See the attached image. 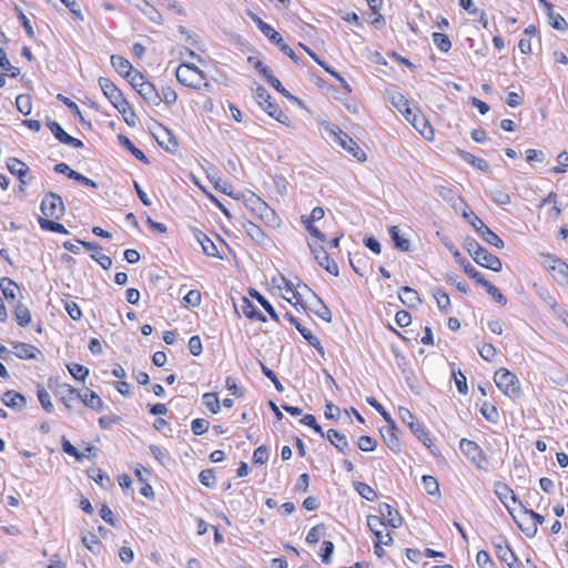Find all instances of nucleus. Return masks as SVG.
I'll list each match as a JSON object with an SVG mask.
<instances>
[{
    "instance_id": "nucleus-51",
    "label": "nucleus",
    "mask_w": 568,
    "mask_h": 568,
    "mask_svg": "<svg viewBox=\"0 0 568 568\" xmlns=\"http://www.w3.org/2000/svg\"><path fill=\"white\" fill-rule=\"evenodd\" d=\"M37 396H38V399H39L42 408L47 413H51L53 410V404L50 400L49 393L47 392V389L43 386H41V385L37 386Z\"/></svg>"
},
{
    "instance_id": "nucleus-14",
    "label": "nucleus",
    "mask_w": 568,
    "mask_h": 568,
    "mask_svg": "<svg viewBox=\"0 0 568 568\" xmlns=\"http://www.w3.org/2000/svg\"><path fill=\"white\" fill-rule=\"evenodd\" d=\"M378 514L382 520L386 523V525L398 528L403 524V518L397 509L393 508L387 503H382L378 505Z\"/></svg>"
},
{
    "instance_id": "nucleus-64",
    "label": "nucleus",
    "mask_w": 568,
    "mask_h": 568,
    "mask_svg": "<svg viewBox=\"0 0 568 568\" xmlns=\"http://www.w3.org/2000/svg\"><path fill=\"white\" fill-rule=\"evenodd\" d=\"M558 166H554L551 171L554 173H564L568 169V151H562L557 156Z\"/></svg>"
},
{
    "instance_id": "nucleus-36",
    "label": "nucleus",
    "mask_w": 568,
    "mask_h": 568,
    "mask_svg": "<svg viewBox=\"0 0 568 568\" xmlns=\"http://www.w3.org/2000/svg\"><path fill=\"white\" fill-rule=\"evenodd\" d=\"M444 245L449 250V252L453 254V257L457 264H459L464 272L467 274V270L471 268L473 271H477L457 250V247L448 241L444 242Z\"/></svg>"
},
{
    "instance_id": "nucleus-25",
    "label": "nucleus",
    "mask_w": 568,
    "mask_h": 568,
    "mask_svg": "<svg viewBox=\"0 0 568 568\" xmlns=\"http://www.w3.org/2000/svg\"><path fill=\"white\" fill-rule=\"evenodd\" d=\"M13 349L14 355L21 359H34L40 354L36 346L21 342L13 343Z\"/></svg>"
},
{
    "instance_id": "nucleus-57",
    "label": "nucleus",
    "mask_w": 568,
    "mask_h": 568,
    "mask_svg": "<svg viewBox=\"0 0 568 568\" xmlns=\"http://www.w3.org/2000/svg\"><path fill=\"white\" fill-rule=\"evenodd\" d=\"M16 104L18 110L24 114L28 115L31 113L32 104H31V98L28 94H20L16 99Z\"/></svg>"
},
{
    "instance_id": "nucleus-1",
    "label": "nucleus",
    "mask_w": 568,
    "mask_h": 568,
    "mask_svg": "<svg viewBox=\"0 0 568 568\" xmlns=\"http://www.w3.org/2000/svg\"><path fill=\"white\" fill-rule=\"evenodd\" d=\"M176 80L185 87L193 89L209 88L210 84L204 81V73L194 64L182 63L175 71Z\"/></svg>"
},
{
    "instance_id": "nucleus-3",
    "label": "nucleus",
    "mask_w": 568,
    "mask_h": 568,
    "mask_svg": "<svg viewBox=\"0 0 568 568\" xmlns=\"http://www.w3.org/2000/svg\"><path fill=\"white\" fill-rule=\"evenodd\" d=\"M254 98L258 105L273 119L277 120L281 123H285L287 120V115L283 112V110L271 101V95L268 91L264 87H257L254 92Z\"/></svg>"
},
{
    "instance_id": "nucleus-16",
    "label": "nucleus",
    "mask_w": 568,
    "mask_h": 568,
    "mask_svg": "<svg viewBox=\"0 0 568 568\" xmlns=\"http://www.w3.org/2000/svg\"><path fill=\"white\" fill-rule=\"evenodd\" d=\"M154 138L160 146L165 151L170 153H175L178 151L179 143L172 132L165 126L160 125L159 131L154 133Z\"/></svg>"
},
{
    "instance_id": "nucleus-4",
    "label": "nucleus",
    "mask_w": 568,
    "mask_h": 568,
    "mask_svg": "<svg viewBox=\"0 0 568 568\" xmlns=\"http://www.w3.org/2000/svg\"><path fill=\"white\" fill-rule=\"evenodd\" d=\"M464 216L468 220L475 231L481 236V239L497 248L505 246L504 241L493 232L474 212L469 214L465 213Z\"/></svg>"
},
{
    "instance_id": "nucleus-2",
    "label": "nucleus",
    "mask_w": 568,
    "mask_h": 568,
    "mask_svg": "<svg viewBox=\"0 0 568 568\" xmlns=\"http://www.w3.org/2000/svg\"><path fill=\"white\" fill-rule=\"evenodd\" d=\"M494 382L509 397H517L520 394V384L517 376L506 368L496 371Z\"/></svg>"
},
{
    "instance_id": "nucleus-27",
    "label": "nucleus",
    "mask_w": 568,
    "mask_h": 568,
    "mask_svg": "<svg viewBox=\"0 0 568 568\" xmlns=\"http://www.w3.org/2000/svg\"><path fill=\"white\" fill-rule=\"evenodd\" d=\"M541 256L554 263V265H548L549 271L556 273L564 280L568 276V264L566 262L550 253L541 254Z\"/></svg>"
},
{
    "instance_id": "nucleus-30",
    "label": "nucleus",
    "mask_w": 568,
    "mask_h": 568,
    "mask_svg": "<svg viewBox=\"0 0 568 568\" xmlns=\"http://www.w3.org/2000/svg\"><path fill=\"white\" fill-rule=\"evenodd\" d=\"M241 307H242L243 314L247 318L253 320V321H260V322L266 321L265 315H263V313L260 312L258 308L247 297L242 298Z\"/></svg>"
},
{
    "instance_id": "nucleus-47",
    "label": "nucleus",
    "mask_w": 568,
    "mask_h": 568,
    "mask_svg": "<svg viewBox=\"0 0 568 568\" xmlns=\"http://www.w3.org/2000/svg\"><path fill=\"white\" fill-rule=\"evenodd\" d=\"M316 305L313 306L311 310L312 312L318 316L320 318H322L323 321H325L326 323H331L332 322V313H331V310L324 304V302L318 298L316 296Z\"/></svg>"
},
{
    "instance_id": "nucleus-9",
    "label": "nucleus",
    "mask_w": 568,
    "mask_h": 568,
    "mask_svg": "<svg viewBox=\"0 0 568 568\" xmlns=\"http://www.w3.org/2000/svg\"><path fill=\"white\" fill-rule=\"evenodd\" d=\"M334 141L338 143L341 148L352 154L359 162L366 161V153L348 134L338 130V132H334Z\"/></svg>"
},
{
    "instance_id": "nucleus-38",
    "label": "nucleus",
    "mask_w": 568,
    "mask_h": 568,
    "mask_svg": "<svg viewBox=\"0 0 568 568\" xmlns=\"http://www.w3.org/2000/svg\"><path fill=\"white\" fill-rule=\"evenodd\" d=\"M38 223L40 227L44 231L60 233V234H69V231L59 222L53 220H49L45 217H39Z\"/></svg>"
},
{
    "instance_id": "nucleus-17",
    "label": "nucleus",
    "mask_w": 568,
    "mask_h": 568,
    "mask_svg": "<svg viewBox=\"0 0 568 568\" xmlns=\"http://www.w3.org/2000/svg\"><path fill=\"white\" fill-rule=\"evenodd\" d=\"M495 494L499 498V500L505 505L510 515H513V508L508 504V498L511 499L514 504H519L523 507V504L518 500V497L515 495L513 489L505 483L497 481L495 484Z\"/></svg>"
},
{
    "instance_id": "nucleus-10",
    "label": "nucleus",
    "mask_w": 568,
    "mask_h": 568,
    "mask_svg": "<svg viewBox=\"0 0 568 568\" xmlns=\"http://www.w3.org/2000/svg\"><path fill=\"white\" fill-rule=\"evenodd\" d=\"M310 250L315 256L317 263L325 268L329 274L337 276L338 275V266L334 260H332L326 252V250L316 243H308Z\"/></svg>"
},
{
    "instance_id": "nucleus-43",
    "label": "nucleus",
    "mask_w": 568,
    "mask_h": 568,
    "mask_svg": "<svg viewBox=\"0 0 568 568\" xmlns=\"http://www.w3.org/2000/svg\"><path fill=\"white\" fill-rule=\"evenodd\" d=\"M246 205L250 206L254 212H257L260 216H263L267 214L268 211H271L268 205L263 200L257 197L255 194H252L246 200Z\"/></svg>"
},
{
    "instance_id": "nucleus-18",
    "label": "nucleus",
    "mask_w": 568,
    "mask_h": 568,
    "mask_svg": "<svg viewBox=\"0 0 568 568\" xmlns=\"http://www.w3.org/2000/svg\"><path fill=\"white\" fill-rule=\"evenodd\" d=\"M54 395L60 397V400L69 409L73 407V403L79 399L80 392L69 384L58 385L54 389Z\"/></svg>"
},
{
    "instance_id": "nucleus-35",
    "label": "nucleus",
    "mask_w": 568,
    "mask_h": 568,
    "mask_svg": "<svg viewBox=\"0 0 568 568\" xmlns=\"http://www.w3.org/2000/svg\"><path fill=\"white\" fill-rule=\"evenodd\" d=\"M250 295L255 298L261 306L265 310V312L271 316L272 320L280 322V317L275 311V308L271 305V303L256 290L251 288Z\"/></svg>"
},
{
    "instance_id": "nucleus-40",
    "label": "nucleus",
    "mask_w": 568,
    "mask_h": 568,
    "mask_svg": "<svg viewBox=\"0 0 568 568\" xmlns=\"http://www.w3.org/2000/svg\"><path fill=\"white\" fill-rule=\"evenodd\" d=\"M0 288H1L2 294L6 297V300L13 301L16 298V290H18V285L11 278H9V277L0 278Z\"/></svg>"
},
{
    "instance_id": "nucleus-62",
    "label": "nucleus",
    "mask_w": 568,
    "mask_h": 568,
    "mask_svg": "<svg viewBox=\"0 0 568 568\" xmlns=\"http://www.w3.org/2000/svg\"><path fill=\"white\" fill-rule=\"evenodd\" d=\"M210 427V423L207 419L204 418H195L191 423V429L194 435H202L207 432Z\"/></svg>"
},
{
    "instance_id": "nucleus-12",
    "label": "nucleus",
    "mask_w": 568,
    "mask_h": 568,
    "mask_svg": "<svg viewBox=\"0 0 568 568\" xmlns=\"http://www.w3.org/2000/svg\"><path fill=\"white\" fill-rule=\"evenodd\" d=\"M459 448L465 457L474 463L478 468H480L483 463L486 462L484 452L477 443L463 438L459 443Z\"/></svg>"
},
{
    "instance_id": "nucleus-53",
    "label": "nucleus",
    "mask_w": 568,
    "mask_h": 568,
    "mask_svg": "<svg viewBox=\"0 0 568 568\" xmlns=\"http://www.w3.org/2000/svg\"><path fill=\"white\" fill-rule=\"evenodd\" d=\"M433 296L437 302V306L440 311L447 312L450 307V300L447 293L439 288L433 291Z\"/></svg>"
},
{
    "instance_id": "nucleus-22",
    "label": "nucleus",
    "mask_w": 568,
    "mask_h": 568,
    "mask_svg": "<svg viewBox=\"0 0 568 568\" xmlns=\"http://www.w3.org/2000/svg\"><path fill=\"white\" fill-rule=\"evenodd\" d=\"M7 169L11 174L16 175L19 179L21 184H27L24 178L28 174L29 168L26 165V163H23L17 158H10L7 161Z\"/></svg>"
},
{
    "instance_id": "nucleus-31",
    "label": "nucleus",
    "mask_w": 568,
    "mask_h": 568,
    "mask_svg": "<svg viewBox=\"0 0 568 568\" xmlns=\"http://www.w3.org/2000/svg\"><path fill=\"white\" fill-rule=\"evenodd\" d=\"M111 64L114 70L124 78L131 74L134 70L130 61L121 55H112Z\"/></svg>"
},
{
    "instance_id": "nucleus-29",
    "label": "nucleus",
    "mask_w": 568,
    "mask_h": 568,
    "mask_svg": "<svg viewBox=\"0 0 568 568\" xmlns=\"http://www.w3.org/2000/svg\"><path fill=\"white\" fill-rule=\"evenodd\" d=\"M194 235H195V239L197 240V242L201 244L203 252L207 256H212V257L219 256V251H217L216 245L206 234H204L203 232L197 230L194 233Z\"/></svg>"
},
{
    "instance_id": "nucleus-37",
    "label": "nucleus",
    "mask_w": 568,
    "mask_h": 568,
    "mask_svg": "<svg viewBox=\"0 0 568 568\" xmlns=\"http://www.w3.org/2000/svg\"><path fill=\"white\" fill-rule=\"evenodd\" d=\"M459 154L465 162L471 164L477 170L483 171V172L489 171V165L484 159L477 158L466 151H459Z\"/></svg>"
},
{
    "instance_id": "nucleus-13",
    "label": "nucleus",
    "mask_w": 568,
    "mask_h": 568,
    "mask_svg": "<svg viewBox=\"0 0 568 568\" xmlns=\"http://www.w3.org/2000/svg\"><path fill=\"white\" fill-rule=\"evenodd\" d=\"M467 275L475 280V282L483 287H485L486 292L499 304L506 305L507 298L506 296L497 288L495 285L486 281L483 274L478 271H473L471 268L467 270Z\"/></svg>"
},
{
    "instance_id": "nucleus-19",
    "label": "nucleus",
    "mask_w": 568,
    "mask_h": 568,
    "mask_svg": "<svg viewBox=\"0 0 568 568\" xmlns=\"http://www.w3.org/2000/svg\"><path fill=\"white\" fill-rule=\"evenodd\" d=\"M265 37L275 45L278 47V49L287 55L290 59H292L296 64L300 63L298 57L295 54L294 50L288 47L285 42L281 33H278L274 28H272Z\"/></svg>"
},
{
    "instance_id": "nucleus-59",
    "label": "nucleus",
    "mask_w": 568,
    "mask_h": 568,
    "mask_svg": "<svg viewBox=\"0 0 568 568\" xmlns=\"http://www.w3.org/2000/svg\"><path fill=\"white\" fill-rule=\"evenodd\" d=\"M463 246L473 258L477 256L479 251L484 247L475 239L469 236L464 240Z\"/></svg>"
},
{
    "instance_id": "nucleus-45",
    "label": "nucleus",
    "mask_w": 568,
    "mask_h": 568,
    "mask_svg": "<svg viewBox=\"0 0 568 568\" xmlns=\"http://www.w3.org/2000/svg\"><path fill=\"white\" fill-rule=\"evenodd\" d=\"M14 317L17 323L24 327L31 322V314L27 306H24L22 303H18L14 308Z\"/></svg>"
},
{
    "instance_id": "nucleus-32",
    "label": "nucleus",
    "mask_w": 568,
    "mask_h": 568,
    "mask_svg": "<svg viewBox=\"0 0 568 568\" xmlns=\"http://www.w3.org/2000/svg\"><path fill=\"white\" fill-rule=\"evenodd\" d=\"M118 140L119 143L125 148L135 159L145 164L149 163L146 155L140 149H138L128 136L120 134L118 135Z\"/></svg>"
},
{
    "instance_id": "nucleus-28",
    "label": "nucleus",
    "mask_w": 568,
    "mask_h": 568,
    "mask_svg": "<svg viewBox=\"0 0 568 568\" xmlns=\"http://www.w3.org/2000/svg\"><path fill=\"white\" fill-rule=\"evenodd\" d=\"M79 399L88 407L95 412H101L104 408V403L101 397L93 390H87L84 394L80 393Z\"/></svg>"
},
{
    "instance_id": "nucleus-24",
    "label": "nucleus",
    "mask_w": 568,
    "mask_h": 568,
    "mask_svg": "<svg viewBox=\"0 0 568 568\" xmlns=\"http://www.w3.org/2000/svg\"><path fill=\"white\" fill-rule=\"evenodd\" d=\"M326 437L341 453L346 454L349 450V444L346 436L337 429H328Z\"/></svg>"
},
{
    "instance_id": "nucleus-61",
    "label": "nucleus",
    "mask_w": 568,
    "mask_h": 568,
    "mask_svg": "<svg viewBox=\"0 0 568 568\" xmlns=\"http://www.w3.org/2000/svg\"><path fill=\"white\" fill-rule=\"evenodd\" d=\"M125 79L136 91H139L146 83L144 75L138 70H133L132 73L129 74Z\"/></svg>"
},
{
    "instance_id": "nucleus-8",
    "label": "nucleus",
    "mask_w": 568,
    "mask_h": 568,
    "mask_svg": "<svg viewBox=\"0 0 568 568\" xmlns=\"http://www.w3.org/2000/svg\"><path fill=\"white\" fill-rule=\"evenodd\" d=\"M399 417L403 423H405L412 430V433L427 447H430L432 440L428 437V433L425 429L424 425L415 422L414 415L409 412V409L405 407H399L398 409Z\"/></svg>"
},
{
    "instance_id": "nucleus-21",
    "label": "nucleus",
    "mask_w": 568,
    "mask_h": 568,
    "mask_svg": "<svg viewBox=\"0 0 568 568\" xmlns=\"http://www.w3.org/2000/svg\"><path fill=\"white\" fill-rule=\"evenodd\" d=\"M1 402L7 407L13 408L17 410H21L26 406V397L16 390H7L2 395Z\"/></svg>"
},
{
    "instance_id": "nucleus-46",
    "label": "nucleus",
    "mask_w": 568,
    "mask_h": 568,
    "mask_svg": "<svg viewBox=\"0 0 568 568\" xmlns=\"http://www.w3.org/2000/svg\"><path fill=\"white\" fill-rule=\"evenodd\" d=\"M301 335L307 341V343L313 346L321 355L324 354V348L321 345V342L317 336H315L308 328L303 325L297 329Z\"/></svg>"
},
{
    "instance_id": "nucleus-56",
    "label": "nucleus",
    "mask_w": 568,
    "mask_h": 568,
    "mask_svg": "<svg viewBox=\"0 0 568 568\" xmlns=\"http://www.w3.org/2000/svg\"><path fill=\"white\" fill-rule=\"evenodd\" d=\"M355 489L366 500L373 501L377 498V493L365 483H357Z\"/></svg>"
},
{
    "instance_id": "nucleus-33",
    "label": "nucleus",
    "mask_w": 568,
    "mask_h": 568,
    "mask_svg": "<svg viewBox=\"0 0 568 568\" xmlns=\"http://www.w3.org/2000/svg\"><path fill=\"white\" fill-rule=\"evenodd\" d=\"M389 234L396 248L402 252L410 251V242L408 239L400 234L398 226H392L389 229Z\"/></svg>"
},
{
    "instance_id": "nucleus-6",
    "label": "nucleus",
    "mask_w": 568,
    "mask_h": 568,
    "mask_svg": "<svg viewBox=\"0 0 568 568\" xmlns=\"http://www.w3.org/2000/svg\"><path fill=\"white\" fill-rule=\"evenodd\" d=\"M99 85L105 98L116 110L120 108H122V111L125 110L128 101L121 90L110 79L101 77L99 79Z\"/></svg>"
},
{
    "instance_id": "nucleus-7",
    "label": "nucleus",
    "mask_w": 568,
    "mask_h": 568,
    "mask_svg": "<svg viewBox=\"0 0 568 568\" xmlns=\"http://www.w3.org/2000/svg\"><path fill=\"white\" fill-rule=\"evenodd\" d=\"M41 212L45 217L60 220L64 214V204L61 196L49 192L41 202Z\"/></svg>"
},
{
    "instance_id": "nucleus-50",
    "label": "nucleus",
    "mask_w": 568,
    "mask_h": 568,
    "mask_svg": "<svg viewBox=\"0 0 568 568\" xmlns=\"http://www.w3.org/2000/svg\"><path fill=\"white\" fill-rule=\"evenodd\" d=\"M433 42L437 47V49L442 52H448L452 48V42L449 38L440 32H434L432 34Z\"/></svg>"
},
{
    "instance_id": "nucleus-42",
    "label": "nucleus",
    "mask_w": 568,
    "mask_h": 568,
    "mask_svg": "<svg viewBox=\"0 0 568 568\" xmlns=\"http://www.w3.org/2000/svg\"><path fill=\"white\" fill-rule=\"evenodd\" d=\"M392 104L400 112L406 115L413 114V110L409 108L408 100L402 93H395L392 95Z\"/></svg>"
},
{
    "instance_id": "nucleus-15",
    "label": "nucleus",
    "mask_w": 568,
    "mask_h": 568,
    "mask_svg": "<svg viewBox=\"0 0 568 568\" xmlns=\"http://www.w3.org/2000/svg\"><path fill=\"white\" fill-rule=\"evenodd\" d=\"M478 265L491 270L494 272H500L503 264L499 257L489 253L485 247H483L477 256L473 258Z\"/></svg>"
},
{
    "instance_id": "nucleus-58",
    "label": "nucleus",
    "mask_w": 568,
    "mask_h": 568,
    "mask_svg": "<svg viewBox=\"0 0 568 568\" xmlns=\"http://www.w3.org/2000/svg\"><path fill=\"white\" fill-rule=\"evenodd\" d=\"M511 517L517 523L518 527L527 537H534L537 532V523L531 521L530 524H525L523 520H519L516 515L513 513Z\"/></svg>"
},
{
    "instance_id": "nucleus-60",
    "label": "nucleus",
    "mask_w": 568,
    "mask_h": 568,
    "mask_svg": "<svg viewBox=\"0 0 568 568\" xmlns=\"http://www.w3.org/2000/svg\"><path fill=\"white\" fill-rule=\"evenodd\" d=\"M62 450L73 456L78 462H82L85 455L79 452L65 437H62Z\"/></svg>"
},
{
    "instance_id": "nucleus-63",
    "label": "nucleus",
    "mask_w": 568,
    "mask_h": 568,
    "mask_svg": "<svg viewBox=\"0 0 568 568\" xmlns=\"http://www.w3.org/2000/svg\"><path fill=\"white\" fill-rule=\"evenodd\" d=\"M358 448L363 452H373L377 446V442L367 435H363L358 438Z\"/></svg>"
},
{
    "instance_id": "nucleus-34",
    "label": "nucleus",
    "mask_w": 568,
    "mask_h": 568,
    "mask_svg": "<svg viewBox=\"0 0 568 568\" xmlns=\"http://www.w3.org/2000/svg\"><path fill=\"white\" fill-rule=\"evenodd\" d=\"M406 120L408 122L412 123V125L417 130L419 131L425 138L428 139V136L426 135V132H425V129H428L429 130V133L433 134V130L432 128L429 126L427 120L418 114L417 112H414L413 111V114H408L406 115Z\"/></svg>"
},
{
    "instance_id": "nucleus-55",
    "label": "nucleus",
    "mask_w": 568,
    "mask_h": 568,
    "mask_svg": "<svg viewBox=\"0 0 568 568\" xmlns=\"http://www.w3.org/2000/svg\"><path fill=\"white\" fill-rule=\"evenodd\" d=\"M489 197L498 205H508L510 203V195L503 189L490 190Z\"/></svg>"
},
{
    "instance_id": "nucleus-5",
    "label": "nucleus",
    "mask_w": 568,
    "mask_h": 568,
    "mask_svg": "<svg viewBox=\"0 0 568 568\" xmlns=\"http://www.w3.org/2000/svg\"><path fill=\"white\" fill-rule=\"evenodd\" d=\"M493 546L495 548L496 556L509 568H520L521 565L508 545L507 539L504 536H495L493 538Z\"/></svg>"
},
{
    "instance_id": "nucleus-26",
    "label": "nucleus",
    "mask_w": 568,
    "mask_h": 568,
    "mask_svg": "<svg viewBox=\"0 0 568 568\" xmlns=\"http://www.w3.org/2000/svg\"><path fill=\"white\" fill-rule=\"evenodd\" d=\"M138 93L151 105H159L162 102V98L154 84L149 81H146Z\"/></svg>"
},
{
    "instance_id": "nucleus-54",
    "label": "nucleus",
    "mask_w": 568,
    "mask_h": 568,
    "mask_svg": "<svg viewBox=\"0 0 568 568\" xmlns=\"http://www.w3.org/2000/svg\"><path fill=\"white\" fill-rule=\"evenodd\" d=\"M422 484L428 495H439V484L435 477L424 475Z\"/></svg>"
},
{
    "instance_id": "nucleus-44",
    "label": "nucleus",
    "mask_w": 568,
    "mask_h": 568,
    "mask_svg": "<svg viewBox=\"0 0 568 568\" xmlns=\"http://www.w3.org/2000/svg\"><path fill=\"white\" fill-rule=\"evenodd\" d=\"M546 13L549 19L550 26L555 30L566 31L568 29L567 21L565 20V18L561 14L555 12L554 7H551V11H546Z\"/></svg>"
},
{
    "instance_id": "nucleus-23",
    "label": "nucleus",
    "mask_w": 568,
    "mask_h": 568,
    "mask_svg": "<svg viewBox=\"0 0 568 568\" xmlns=\"http://www.w3.org/2000/svg\"><path fill=\"white\" fill-rule=\"evenodd\" d=\"M398 296L402 303L410 308L417 307L422 303L418 293L409 286L400 287Z\"/></svg>"
},
{
    "instance_id": "nucleus-20",
    "label": "nucleus",
    "mask_w": 568,
    "mask_h": 568,
    "mask_svg": "<svg viewBox=\"0 0 568 568\" xmlns=\"http://www.w3.org/2000/svg\"><path fill=\"white\" fill-rule=\"evenodd\" d=\"M397 428H396V425L394 423V420H392V423H388V425L386 427H383L381 429V435L385 442V444L387 445V447L393 450V452H398L399 448H400V444H399V439L397 437Z\"/></svg>"
},
{
    "instance_id": "nucleus-41",
    "label": "nucleus",
    "mask_w": 568,
    "mask_h": 568,
    "mask_svg": "<svg viewBox=\"0 0 568 568\" xmlns=\"http://www.w3.org/2000/svg\"><path fill=\"white\" fill-rule=\"evenodd\" d=\"M246 234L256 243H262L265 240L264 231L253 222H246L243 224Z\"/></svg>"
},
{
    "instance_id": "nucleus-49",
    "label": "nucleus",
    "mask_w": 568,
    "mask_h": 568,
    "mask_svg": "<svg viewBox=\"0 0 568 568\" xmlns=\"http://www.w3.org/2000/svg\"><path fill=\"white\" fill-rule=\"evenodd\" d=\"M45 124L51 133L55 136V139L64 144L69 134L63 130V128L57 121L50 119L47 120Z\"/></svg>"
},
{
    "instance_id": "nucleus-11",
    "label": "nucleus",
    "mask_w": 568,
    "mask_h": 568,
    "mask_svg": "<svg viewBox=\"0 0 568 568\" xmlns=\"http://www.w3.org/2000/svg\"><path fill=\"white\" fill-rule=\"evenodd\" d=\"M367 526L379 544H383L385 546L393 545L392 534L389 531H387L386 534L383 532V529L386 527V523L382 520L379 516H367Z\"/></svg>"
},
{
    "instance_id": "nucleus-52",
    "label": "nucleus",
    "mask_w": 568,
    "mask_h": 568,
    "mask_svg": "<svg viewBox=\"0 0 568 568\" xmlns=\"http://www.w3.org/2000/svg\"><path fill=\"white\" fill-rule=\"evenodd\" d=\"M67 368L77 381L83 382L89 375V368L77 363L68 364Z\"/></svg>"
},
{
    "instance_id": "nucleus-39",
    "label": "nucleus",
    "mask_w": 568,
    "mask_h": 568,
    "mask_svg": "<svg viewBox=\"0 0 568 568\" xmlns=\"http://www.w3.org/2000/svg\"><path fill=\"white\" fill-rule=\"evenodd\" d=\"M143 7L141 4H136V7L149 18L150 21L161 24L163 22L162 14L149 2L145 0H141Z\"/></svg>"
},
{
    "instance_id": "nucleus-48",
    "label": "nucleus",
    "mask_w": 568,
    "mask_h": 568,
    "mask_svg": "<svg viewBox=\"0 0 568 568\" xmlns=\"http://www.w3.org/2000/svg\"><path fill=\"white\" fill-rule=\"evenodd\" d=\"M203 404L213 414H217L221 409L220 399L215 393H205L202 396Z\"/></svg>"
}]
</instances>
